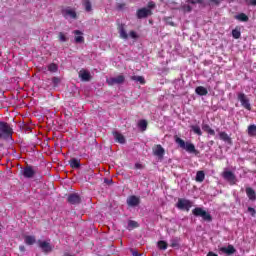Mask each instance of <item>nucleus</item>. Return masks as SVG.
<instances>
[{
    "instance_id": "nucleus-1",
    "label": "nucleus",
    "mask_w": 256,
    "mask_h": 256,
    "mask_svg": "<svg viewBox=\"0 0 256 256\" xmlns=\"http://www.w3.org/2000/svg\"><path fill=\"white\" fill-rule=\"evenodd\" d=\"M175 143H177V145H179V147H181V149H185V151H187V153H193L194 155H199V150L195 149V144H193L191 142L185 143V140L181 139L178 136H175Z\"/></svg>"
},
{
    "instance_id": "nucleus-2",
    "label": "nucleus",
    "mask_w": 256,
    "mask_h": 256,
    "mask_svg": "<svg viewBox=\"0 0 256 256\" xmlns=\"http://www.w3.org/2000/svg\"><path fill=\"white\" fill-rule=\"evenodd\" d=\"M13 137V128L7 122L0 121V139L9 141Z\"/></svg>"
},
{
    "instance_id": "nucleus-3",
    "label": "nucleus",
    "mask_w": 256,
    "mask_h": 256,
    "mask_svg": "<svg viewBox=\"0 0 256 256\" xmlns=\"http://www.w3.org/2000/svg\"><path fill=\"white\" fill-rule=\"evenodd\" d=\"M61 15L66 21H75L77 20V9L71 6H63L61 8Z\"/></svg>"
},
{
    "instance_id": "nucleus-4",
    "label": "nucleus",
    "mask_w": 256,
    "mask_h": 256,
    "mask_svg": "<svg viewBox=\"0 0 256 256\" xmlns=\"http://www.w3.org/2000/svg\"><path fill=\"white\" fill-rule=\"evenodd\" d=\"M192 214L194 217H202L203 221H207V223H211V221H213V216L201 207L194 208L192 210Z\"/></svg>"
},
{
    "instance_id": "nucleus-5",
    "label": "nucleus",
    "mask_w": 256,
    "mask_h": 256,
    "mask_svg": "<svg viewBox=\"0 0 256 256\" xmlns=\"http://www.w3.org/2000/svg\"><path fill=\"white\" fill-rule=\"evenodd\" d=\"M176 207L180 211H186L189 213V211H191V207H193V202L189 199L179 198L178 202L176 203Z\"/></svg>"
},
{
    "instance_id": "nucleus-6",
    "label": "nucleus",
    "mask_w": 256,
    "mask_h": 256,
    "mask_svg": "<svg viewBox=\"0 0 256 256\" xmlns=\"http://www.w3.org/2000/svg\"><path fill=\"white\" fill-rule=\"evenodd\" d=\"M237 99L240 101L241 106L246 109L247 111H251V102L249 101V98L246 96L245 93L239 92L237 94Z\"/></svg>"
},
{
    "instance_id": "nucleus-7",
    "label": "nucleus",
    "mask_w": 256,
    "mask_h": 256,
    "mask_svg": "<svg viewBox=\"0 0 256 256\" xmlns=\"http://www.w3.org/2000/svg\"><path fill=\"white\" fill-rule=\"evenodd\" d=\"M153 15V11L149 8H140L136 12L137 19H147V17Z\"/></svg>"
},
{
    "instance_id": "nucleus-8",
    "label": "nucleus",
    "mask_w": 256,
    "mask_h": 256,
    "mask_svg": "<svg viewBox=\"0 0 256 256\" xmlns=\"http://www.w3.org/2000/svg\"><path fill=\"white\" fill-rule=\"evenodd\" d=\"M126 203L128 207H138L141 204V198L136 195H131L127 198Z\"/></svg>"
},
{
    "instance_id": "nucleus-9",
    "label": "nucleus",
    "mask_w": 256,
    "mask_h": 256,
    "mask_svg": "<svg viewBox=\"0 0 256 256\" xmlns=\"http://www.w3.org/2000/svg\"><path fill=\"white\" fill-rule=\"evenodd\" d=\"M72 33L74 35V43H76V45L85 43V37H83V32L81 30H74Z\"/></svg>"
},
{
    "instance_id": "nucleus-10",
    "label": "nucleus",
    "mask_w": 256,
    "mask_h": 256,
    "mask_svg": "<svg viewBox=\"0 0 256 256\" xmlns=\"http://www.w3.org/2000/svg\"><path fill=\"white\" fill-rule=\"evenodd\" d=\"M35 169H33V166H26L23 169L22 175L25 177V179H33L35 177Z\"/></svg>"
},
{
    "instance_id": "nucleus-11",
    "label": "nucleus",
    "mask_w": 256,
    "mask_h": 256,
    "mask_svg": "<svg viewBox=\"0 0 256 256\" xmlns=\"http://www.w3.org/2000/svg\"><path fill=\"white\" fill-rule=\"evenodd\" d=\"M38 245L43 253H51L53 251V246L47 241H38Z\"/></svg>"
},
{
    "instance_id": "nucleus-12",
    "label": "nucleus",
    "mask_w": 256,
    "mask_h": 256,
    "mask_svg": "<svg viewBox=\"0 0 256 256\" xmlns=\"http://www.w3.org/2000/svg\"><path fill=\"white\" fill-rule=\"evenodd\" d=\"M108 85H121V83H125V76L118 75L116 77H112L107 80Z\"/></svg>"
},
{
    "instance_id": "nucleus-13",
    "label": "nucleus",
    "mask_w": 256,
    "mask_h": 256,
    "mask_svg": "<svg viewBox=\"0 0 256 256\" xmlns=\"http://www.w3.org/2000/svg\"><path fill=\"white\" fill-rule=\"evenodd\" d=\"M219 251L227 256H231L234 255V253H237V249H235V246L231 244H229L227 247L219 248Z\"/></svg>"
},
{
    "instance_id": "nucleus-14",
    "label": "nucleus",
    "mask_w": 256,
    "mask_h": 256,
    "mask_svg": "<svg viewBox=\"0 0 256 256\" xmlns=\"http://www.w3.org/2000/svg\"><path fill=\"white\" fill-rule=\"evenodd\" d=\"M222 177L228 181L229 183H231L232 185L235 184V174L232 171H224L222 174Z\"/></svg>"
},
{
    "instance_id": "nucleus-15",
    "label": "nucleus",
    "mask_w": 256,
    "mask_h": 256,
    "mask_svg": "<svg viewBox=\"0 0 256 256\" xmlns=\"http://www.w3.org/2000/svg\"><path fill=\"white\" fill-rule=\"evenodd\" d=\"M67 200L71 205H79L81 203V197L77 193L70 194Z\"/></svg>"
},
{
    "instance_id": "nucleus-16",
    "label": "nucleus",
    "mask_w": 256,
    "mask_h": 256,
    "mask_svg": "<svg viewBox=\"0 0 256 256\" xmlns=\"http://www.w3.org/2000/svg\"><path fill=\"white\" fill-rule=\"evenodd\" d=\"M219 139L221 141H224V143H228V145H233V140L230 138L229 134L227 132H219Z\"/></svg>"
},
{
    "instance_id": "nucleus-17",
    "label": "nucleus",
    "mask_w": 256,
    "mask_h": 256,
    "mask_svg": "<svg viewBox=\"0 0 256 256\" xmlns=\"http://www.w3.org/2000/svg\"><path fill=\"white\" fill-rule=\"evenodd\" d=\"M153 154L156 155V157H163V155H165V149L161 144H158L153 148Z\"/></svg>"
},
{
    "instance_id": "nucleus-18",
    "label": "nucleus",
    "mask_w": 256,
    "mask_h": 256,
    "mask_svg": "<svg viewBox=\"0 0 256 256\" xmlns=\"http://www.w3.org/2000/svg\"><path fill=\"white\" fill-rule=\"evenodd\" d=\"M79 77L81 81H91V73L87 70H80Z\"/></svg>"
},
{
    "instance_id": "nucleus-19",
    "label": "nucleus",
    "mask_w": 256,
    "mask_h": 256,
    "mask_svg": "<svg viewBox=\"0 0 256 256\" xmlns=\"http://www.w3.org/2000/svg\"><path fill=\"white\" fill-rule=\"evenodd\" d=\"M118 32L121 39H129V34H127V30H125V24L118 26Z\"/></svg>"
},
{
    "instance_id": "nucleus-20",
    "label": "nucleus",
    "mask_w": 256,
    "mask_h": 256,
    "mask_svg": "<svg viewBox=\"0 0 256 256\" xmlns=\"http://www.w3.org/2000/svg\"><path fill=\"white\" fill-rule=\"evenodd\" d=\"M246 195L250 201H256V193L255 190L251 187L246 188Z\"/></svg>"
},
{
    "instance_id": "nucleus-21",
    "label": "nucleus",
    "mask_w": 256,
    "mask_h": 256,
    "mask_svg": "<svg viewBox=\"0 0 256 256\" xmlns=\"http://www.w3.org/2000/svg\"><path fill=\"white\" fill-rule=\"evenodd\" d=\"M195 93L197 95H200V97H205V95H208L209 91H207V88H205L203 86H198L195 89Z\"/></svg>"
},
{
    "instance_id": "nucleus-22",
    "label": "nucleus",
    "mask_w": 256,
    "mask_h": 256,
    "mask_svg": "<svg viewBox=\"0 0 256 256\" xmlns=\"http://www.w3.org/2000/svg\"><path fill=\"white\" fill-rule=\"evenodd\" d=\"M247 133L249 137H256V125L250 124L247 128Z\"/></svg>"
},
{
    "instance_id": "nucleus-23",
    "label": "nucleus",
    "mask_w": 256,
    "mask_h": 256,
    "mask_svg": "<svg viewBox=\"0 0 256 256\" xmlns=\"http://www.w3.org/2000/svg\"><path fill=\"white\" fill-rule=\"evenodd\" d=\"M70 167H72V169H79V167H81V162L77 158H72L70 160Z\"/></svg>"
},
{
    "instance_id": "nucleus-24",
    "label": "nucleus",
    "mask_w": 256,
    "mask_h": 256,
    "mask_svg": "<svg viewBox=\"0 0 256 256\" xmlns=\"http://www.w3.org/2000/svg\"><path fill=\"white\" fill-rule=\"evenodd\" d=\"M191 131L195 133V135H198V137H201L203 135V131H201V127L199 125H192L190 126Z\"/></svg>"
},
{
    "instance_id": "nucleus-25",
    "label": "nucleus",
    "mask_w": 256,
    "mask_h": 256,
    "mask_svg": "<svg viewBox=\"0 0 256 256\" xmlns=\"http://www.w3.org/2000/svg\"><path fill=\"white\" fill-rule=\"evenodd\" d=\"M114 137L117 143H121L122 145L125 143V136L119 132H114Z\"/></svg>"
},
{
    "instance_id": "nucleus-26",
    "label": "nucleus",
    "mask_w": 256,
    "mask_h": 256,
    "mask_svg": "<svg viewBox=\"0 0 256 256\" xmlns=\"http://www.w3.org/2000/svg\"><path fill=\"white\" fill-rule=\"evenodd\" d=\"M58 39L60 43H67L69 41V37H67V34H65V32H59Z\"/></svg>"
},
{
    "instance_id": "nucleus-27",
    "label": "nucleus",
    "mask_w": 256,
    "mask_h": 256,
    "mask_svg": "<svg viewBox=\"0 0 256 256\" xmlns=\"http://www.w3.org/2000/svg\"><path fill=\"white\" fill-rule=\"evenodd\" d=\"M202 129H203V131H205V133H208V135H212V136L215 135V130H213V129L211 128V126H209V124H204V125L202 126Z\"/></svg>"
},
{
    "instance_id": "nucleus-28",
    "label": "nucleus",
    "mask_w": 256,
    "mask_h": 256,
    "mask_svg": "<svg viewBox=\"0 0 256 256\" xmlns=\"http://www.w3.org/2000/svg\"><path fill=\"white\" fill-rule=\"evenodd\" d=\"M196 181L198 183H203V181H205V172L203 171H198L196 173Z\"/></svg>"
},
{
    "instance_id": "nucleus-29",
    "label": "nucleus",
    "mask_w": 256,
    "mask_h": 256,
    "mask_svg": "<svg viewBox=\"0 0 256 256\" xmlns=\"http://www.w3.org/2000/svg\"><path fill=\"white\" fill-rule=\"evenodd\" d=\"M24 241L26 245H34L37 239L35 238V236H25Z\"/></svg>"
},
{
    "instance_id": "nucleus-30",
    "label": "nucleus",
    "mask_w": 256,
    "mask_h": 256,
    "mask_svg": "<svg viewBox=\"0 0 256 256\" xmlns=\"http://www.w3.org/2000/svg\"><path fill=\"white\" fill-rule=\"evenodd\" d=\"M236 19L238 21H242L243 23H247V21H249V16H247L245 13H240L236 16Z\"/></svg>"
},
{
    "instance_id": "nucleus-31",
    "label": "nucleus",
    "mask_w": 256,
    "mask_h": 256,
    "mask_svg": "<svg viewBox=\"0 0 256 256\" xmlns=\"http://www.w3.org/2000/svg\"><path fill=\"white\" fill-rule=\"evenodd\" d=\"M232 37L234 39H241V28L236 27L235 29L232 30Z\"/></svg>"
},
{
    "instance_id": "nucleus-32",
    "label": "nucleus",
    "mask_w": 256,
    "mask_h": 256,
    "mask_svg": "<svg viewBox=\"0 0 256 256\" xmlns=\"http://www.w3.org/2000/svg\"><path fill=\"white\" fill-rule=\"evenodd\" d=\"M132 81H136L137 83H140L141 85H145V78L143 76H131Z\"/></svg>"
},
{
    "instance_id": "nucleus-33",
    "label": "nucleus",
    "mask_w": 256,
    "mask_h": 256,
    "mask_svg": "<svg viewBox=\"0 0 256 256\" xmlns=\"http://www.w3.org/2000/svg\"><path fill=\"white\" fill-rule=\"evenodd\" d=\"M48 71H50V73H57V71H59V66H57L55 63H51L48 66Z\"/></svg>"
},
{
    "instance_id": "nucleus-34",
    "label": "nucleus",
    "mask_w": 256,
    "mask_h": 256,
    "mask_svg": "<svg viewBox=\"0 0 256 256\" xmlns=\"http://www.w3.org/2000/svg\"><path fill=\"white\" fill-rule=\"evenodd\" d=\"M157 245H158V249H160L161 251H165L168 247L167 242L163 240L158 241Z\"/></svg>"
},
{
    "instance_id": "nucleus-35",
    "label": "nucleus",
    "mask_w": 256,
    "mask_h": 256,
    "mask_svg": "<svg viewBox=\"0 0 256 256\" xmlns=\"http://www.w3.org/2000/svg\"><path fill=\"white\" fill-rule=\"evenodd\" d=\"M147 125H148L147 120H140L138 122V127L142 129V131H147Z\"/></svg>"
},
{
    "instance_id": "nucleus-36",
    "label": "nucleus",
    "mask_w": 256,
    "mask_h": 256,
    "mask_svg": "<svg viewBox=\"0 0 256 256\" xmlns=\"http://www.w3.org/2000/svg\"><path fill=\"white\" fill-rule=\"evenodd\" d=\"M181 9L183 13H191V11H193V8L189 4H183Z\"/></svg>"
},
{
    "instance_id": "nucleus-37",
    "label": "nucleus",
    "mask_w": 256,
    "mask_h": 256,
    "mask_svg": "<svg viewBox=\"0 0 256 256\" xmlns=\"http://www.w3.org/2000/svg\"><path fill=\"white\" fill-rule=\"evenodd\" d=\"M208 5L209 7H219V5H221V0H209Z\"/></svg>"
},
{
    "instance_id": "nucleus-38",
    "label": "nucleus",
    "mask_w": 256,
    "mask_h": 256,
    "mask_svg": "<svg viewBox=\"0 0 256 256\" xmlns=\"http://www.w3.org/2000/svg\"><path fill=\"white\" fill-rule=\"evenodd\" d=\"M137 227H139V223H137V221L130 220L128 222V229H137Z\"/></svg>"
},
{
    "instance_id": "nucleus-39",
    "label": "nucleus",
    "mask_w": 256,
    "mask_h": 256,
    "mask_svg": "<svg viewBox=\"0 0 256 256\" xmlns=\"http://www.w3.org/2000/svg\"><path fill=\"white\" fill-rule=\"evenodd\" d=\"M84 7H85V11H87V13H90V11H92L91 2L85 1L84 2Z\"/></svg>"
},
{
    "instance_id": "nucleus-40",
    "label": "nucleus",
    "mask_w": 256,
    "mask_h": 256,
    "mask_svg": "<svg viewBox=\"0 0 256 256\" xmlns=\"http://www.w3.org/2000/svg\"><path fill=\"white\" fill-rule=\"evenodd\" d=\"M187 3H190L191 5H203V0H187Z\"/></svg>"
},
{
    "instance_id": "nucleus-41",
    "label": "nucleus",
    "mask_w": 256,
    "mask_h": 256,
    "mask_svg": "<svg viewBox=\"0 0 256 256\" xmlns=\"http://www.w3.org/2000/svg\"><path fill=\"white\" fill-rule=\"evenodd\" d=\"M52 83H53L54 87H57L59 85V83H61V80L57 77H53Z\"/></svg>"
},
{
    "instance_id": "nucleus-42",
    "label": "nucleus",
    "mask_w": 256,
    "mask_h": 256,
    "mask_svg": "<svg viewBox=\"0 0 256 256\" xmlns=\"http://www.w3.org/2000/svg\"><path fill=\"white\" fill-rule=\"evenodd\" d=\"M246 5H251L252 7H256V0H244Z\"/></svg>"
},
{
    "instance_id": "nucleus-43",
    "label": "nucleus",
    "mask_w": 256,
    "mask_h": 256,
    "mask_svg": "<svg viewBox=\"0 0 256 256\" xmlns=\"http://www.w3.org/2000/svg\"><path fill=\"white\" fill-rule=\"evenodd\" d=\"M129 36L131 37V39H139V35H137V32L135 31H130Z\"/></svg>"
},
{
    "instance_id": "nucleus-44",
    "label": "nucleus",
    "mask_w": 256,
    "mask_h": 256,
    "mask_svg": "<svg viewBox=\"0 0 256 256\" xmlns=\"http://www.w3.org/2000/svg\"><path fill=\"white\" fill-rule=\"evenodd\" d=\"M248 212L251 213V216H252V217H255V215H256V210H255V208H253V207H248Z\"/></svg>"
},
{
    "instance_id": "nucleus-45",
    "label": "nucleus",
    "mask_w": 256,
    "mask_h": 256,
    "mask_svg": "<svg viewBox=\"0 0 256 256\" xmlns=\"http://www.w3.org/2000/svg\"><path fill=\"white\" fill-rule=\"evenodd\" d=\"M104 183L105 185H113V179L105 178Z\"/></svg>"
},
{
    "instance_id": "nucleus-46",
    "label": "nucleus",
    "mask_w": 256,
    "mask_h": 256,
    "mask_svg": "<svg viewBox=\"0 0 256 256\" xmlns=\"http://www.w3.org/2000/svg\"><path fill=\"white\" fill-rule=\"evenodd\" d=\"M146 9H155V2H149Z\"/></svg>"
},
{
    "instance_id": "nucleus-47",
    "label": "nucleus",
    "mask_w": 256,
    "mask_h": 256,
    "mask_svg": "<svg viewBox=\"0 0 256 256\" xmlns=\"http://www.w3.org/2000/svg\"><path fill=\"white\" fill-rule=\"evenodd\" d=\"M135 169H143V164H141V163H136V164H135Z\"/></svg>"
},
{
    "instance_id": "nucleus-48",
    "label": "nucleus",
    "mask_w": 256,
    "mask_h": 256,
    "mask_svg": "<svg viewBox=\"0 0 256 256\" xmlns=\"http://www.w3.org/2000/svg\"><path fill=\"white\" fill-rule=\"evenodd\" d=\"M206 256H219V255L213 251H210Z\"/></svg>"
},
{
    "instance_id": "nucleus-49",
    "label": "nucleus",
    "mask_w": 256,
    "mask_h": 256,
    "mask_svg": "<svg viewBox=\"0 0 256 256\" xmlns=\"http://www.w3.org/2000/svg\"><path fill=\"white\" fill-rule=\"evenodd\" d=\"M132 255H133V256H143V254H141V253H139V252H137V251H133V252H132Z\"/></svg>"
},
{
    "instance_id": "nucleus-50",
    "label": "nucleus",
    "mask_w": 256,
    "mask_h": 256,
    "mask_svg": "<svg viewBox=\"0 0 256 256\" xmlns=\"http://www.w3.org/2000/svg\"><path fill=\"white\" fill-rule=\"evenodd\" d=\"M177 242L176 241H172V243H171V245H170V247H177Z\"/></svg>"
},
{
    "instance_id": "nucleus-51",
    "label": "nucleus",
    "mask_w": 256,
    "mask_h": 256,
    "mask_svg": "<svg viewBox=\"0 0 256 256\" xmlns=\"http://www.w3.org/2000/svg\"><path fill=\"white\" fill-rule=\"evenodd\" d=\"M19 249L20 251H25V246H20Z\"/></svg>"
},
{
    "instance_id": "nucleus-52",
    "label": "nucleus",
    "mask_w": 256,
    "mask_h": 256,
    "mask_svg": "<svg viewBox=\"0 0 256 256\" xmlns=\"http://www.w3.org/2000/svg\"><path fill=\"white\" fill-rule=\"evenodd\" d=\"M123 7H125V4H120L119 5V9H123Z\"/></svg>"
},
{
    "instance_id": "nucleus-53",
    "label": "nucleus",
    "mask_w": 256,
    "mask_h": 256,
    "mask_svg": "<svg viewBox=\"0 0 256 256\" xmlns=\"http://www.w3.org/2000/svg\"><path fill=\"white\" fill-rule=\"evenodd\" d=\"M170 25H172V27H173L175 24L173 22H171Z\"/></svg>"
}]
</instances>
